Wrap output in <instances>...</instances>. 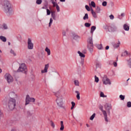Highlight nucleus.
<instances>
[{
    "instance_id": "obj_1",
    "label": "nucleus",
    "mask_w": 131,
    "mask_h": 131,
    "mask_svg": "<svg viewBox=\"0 0 131 131\" xmlns=\"http://www.w3.org/2000/svg\"><path fill=\"white\" fill-rule=\"evenodd\" d=\"M104 107L105 110H106V111L104 110V109L103 108V106H102V105L99 107V109H100V110L101 111V112L104 116L105 121L106 122H108V117L107 116V113L108 115H110V110H111V109H112V107L111 106V105H110L108 103H106L104 105Z\"/></svg>"
},
{
    "instance_id": "obj_2",
    "label": "nucleus",
    "mask_w": 131,
    "mask_h": 131,
    "mask_svg": "<svg viewBox=\"0 0 131 131\" xmlns=\"http://www.w3.org/2000/svg\"><path fill=\"white\" fill-rule=\"evenodd\" d=\"M2 9L5 13L8 15H12L14 13L11 3L8 1H4L2 4Z\"/></svg>"
},
{
    "instance_id": "obj_3",
    "label": "nucleus",
    "mask_w": 131,
    "mask_h": 131,
    "mask_svg": "<svg viewBox=\"0 0 131 131\" xmlns=\"http://www.w3.org/2000/svg\"><path fill=\"white\" fill-rule=\"evenodd\" d=\"M60 93H62V91L59 90L55 94V96L57 98L56 103L58 107L64 108V106H63V96L60 94Z\"/></svg>"
},
{
    "instance_id": "obj_4",
    "label": "nucleus",
    "mask_w": 131,
    "mask_h": 131,
    "mask_svg": "<svg viewBox=\"0 0 131 131\" xmlns=\"http://www.w3.org/2000/svg\"><path fill=\"white\" fill-rule=\"evenodd\" d=\"M8 106L9 110H14L16 107V99L11 98L8 101Z\"/></svg>"
},
{
    "instance_id": "obj_5",
    "label": "nucleus",
    "mask_w": 131,
    "mask_h": 131,
    "mask_svg": "<svg viewBox=\"0 0 131 131\" xmlns=\"http://www.w3.org/2000/svg\"><path fill=\"white\" fill-rule=\"evenodd\" d=\"M17 71V72H23V73H26L27 72V68L26 67L25 63H21L20 64Z\"/></svg>"
},
{
    "instance_id": "obj_6",
    "label": "nucleus",
    "mask_w": 131,
    "mask_h": 131,
    "mask_svg": "<svg viewBox=\"0 0 131 131\" xmlns=\"http://www.w3.org/2000/svg\"><path fill=\"white\" fill-rule=\"evenodd\" d=\"M4 78L5 80L7 81L8 83H11V82H13L14 80L12 75L9 73H7L5 75Z\"/></svg>"
},
{
    "instance_id": "obj_7",
    "label": "nucleus",
    "mask_w": 131,
    "mask_h": 131,
    "mask_svg": "<svg viewBox=\"0 0 131 131\" xmlns=\"http://www.w3.org/2000/svg\"><path fill=\"white\" fill-rule=\"evenodd\" d=\"M30 102L31 103H34L35 102V99L33 97H30L29 95H27L26 97V103L25 105H28Z\"/></svg>"
},
{
    "instance_id": "obj_8",
    "label": "nucleus",
    "mask_w": 131,
    "mask_h": 131,
    "mask_svg": "<svg viewBox=\"0 0 131 131\" xmlns=\"http://www.w3.org/2000/svg\"><path fill=\"white\" fill-rule=\"evenodd\" d=\"M88 48L90 52H93V49H94V44L93 43V38H89L88 39Z\"/></svg>"
},
{
    "instance_id": "obj_9",
    "label": "nucleus",
    "mask_w": 131,
    "mask_h": 131,
    "mask_svg": "<svg viewBox=\"0 0 131 131\" xmlns=\"http://www.w3.org/2000/svg\"><path fill=\"white\" fill-rule=\"evenodd\" d=\"M102 82L103 84H105V85H107V84H111V81L107 76H104L102 78Z\"/></svg>"
},
{
    "instance_id": "obj_10",
    "label": "nucleus",
    "mask_w": 131,
    "mask_h": 131,
    "mask_svg": "<svg viewBox=\"0 0 131 131\" xmlns=\"http://www.w3.org/2000/svg\"><path fill=\"white\" fill-rule=\"evenodd\" d=\"M34 44L32 42V40L31 38H28V50H33Z\"/></svg>"
},
{
    "instance_id": "obj_11",
    "label": "nucleus",
    "mask_w": 131,
    "mask_h": 131,
    "mask_svg": "<svg viewBox=\"0 0 131 131\" xmlns=\"http://www.w3.org/2000/svg\"><path fill=\"white\" fill-rule=\"evenodd\" d=\"M49 67H50V65L49 64V63L45 64L44 69L41 71V73H47L48 72V69H49Z\"/></svg>"
},
{
    "instance_id": "obj_12",
    "label": "nucleus",
    "mask_w": 131,
    "mask_h": 131,
    "mask_svg": "<svg viewBox=\"0 0 131 131\" xmlns=\"http://www.w3.org/2000/svg\"><path fill=\"white\" fill-rule=\"evenodd\" d=\"M123 29L126 31H128L129 30V26L127 25V24H125L123 26Z\"/></svg>"
},
{
    "instance_id": "obj_13",
    "label": "nucleus",
    "mask_w": 131,
    "mask_h": 131,
    "mask_svg": "<svg viewBox=\"0 0 131 131\" xmlns=\"http://www.w3.org/2000/svg\"><path fill=\"white\" fill-rule=\"evenodd\" d=\"M80 38H81V37H80L78 35H73V39H75V40H78V39H80Z\"/></svg>"
},
{
    "instance_id": "obj_14",
    "label": "nucleus",
    "mask_w": 131,
    "mask_h": 131,
    "mask_svg": "<svg viewBox=\"0 0 131 131\" xmlns=\"http://www.w3.org/2000/svg\"><path fill=\"white\" fill-rule=\"evenodd\" d=\"M113 46L114 49H117V48H119V46H120V42L119 41L117 43L113 44Z\"/></svg>"
},
{
    "instance_id": "obj_15",
    "label": "nucleus",
    "mask_w": 131,
    "mask_h": 131,
    "mask_svg": "<svg viewBox=\"0 0 131 131\" xmlns=\"http://www.w3.org/2000/svg\"><path fill=\"white\" fill-rule=\"evenodd\" d=\"M0 39L3 42H6V41H7V38L4 36H0Z\"/></svg>"
},
{
    "instance_id": "obj_16",
    "label": "nucleus",
    "mask_w": 131,
    "mask_h": 131,
    "mask_svg": "<svg viewBox=\"0 0 131 131\" xmlns=\"http://www.w3.org/2000/svg\"><path fill=\"white\" fill-rule=\"evenodd\" d=\"M110 31H113V32H114V31H116V30H117V27H110Z\"/></svg>"
},
{
    "instance_id": "obj_17",
    "label": "nucleus",
    "mask_w": 131,
    "mask_h": 131,
    "mask_svg": "<svg viewBox=\"0 0 131 131\" xmlns=\"http://www.w3.org/2000/svg\"><path fill=\"white\" fill-rule=\"evenodd\" d=\"M45 52L47 53L48 56H50L51 55V50L49 49V48L46 47L45 49Z\"/></svg>"
},
{
    "instance_id": "obj_18",
    "label": "nucleus",
    "mask_w": 131,
    "mask_h": 131,
    "mask_svg": "<svg viewBox=\"0 0 131 131\" xmlns=\"http://www.w3.org/2000/svg\"><path fill=\"white\" fill-rule=\"evenodd\" d=\"M76 94H77L76 98L77 100H80V93L78 91H75Z\"/></svg>"
},
{
    "instance_id": "obj_19",
    "label": "nucleus",
    "mask_w": 131,
    "mask_h": 131,
    "mask_svg": "<svg viewBox=\"0 0 131 131\" xmlns=\"http://www.w3.org/2000/svg\"><path fill=\"white\" fill-rule=\"evenodd\" d=\"M2 29H4V30H7V29H8V25H7V24H3L2 25Z\"/></svg>"
},
{
    "instance_id": "obj_20",
    "label": "nucleus",
    "mask_w": 131,
    "mask_h": 131,
    "mask_svg": "<svg viewBox=\"0 0 131 131\" xmlns=\"http://www.w3.org/2000/svg\"><path fill=\"white\" fill-rule=\"evenodd\" d=\"M60 130H64V124L63 121H60Z\"/></svg>"
},
{
    "instance_id": "obj_21",
    "label": "nucleus",
    "mask_w": 131,
    "mask_h": 131,
    "mask_svg": "<svg viewBox=\"0 0 131 131\" xmlns=\"http://www.w3.org/2000/svg\"><path fill=\"white\" fill-rule=\"evenodd\" d=\"M91 13L94 17V18H97V14H96V12L94 11V10L93 9H91Z\"/></svg>"
},
{
    "instance_id": "obj_22",
    "label": "nucleus",
    "mask_w": 131,
    "mask_h": 131,
    "mask_svg": "<svg viewBox=\"0 0 131 131\" xmlns=\"http://www.w3.org/2000/svg\"><path fill=\"white\" fill-rule=\"evenodd\" d=\"M78 54L81 58H84L85 57V55L83 53H81L80 51H78Z\"/></svg>"
},
{
    "instance_id": "obj_23",
    "label": "nucleus",
    "mask_w": 131,
    "mask_h": 131,
    "mask_svg": "<svg viewBox=\"0 0 131 131\" xmlns=\"http://www.w3.org/2000/svg\"><path fill=\"white\" fill-rule=\"evenodd\" d=\"M89 6H91V7H93V8H96V3L94 1L91 2V4H89Z\"/></svg>"
},
{
    "instance_id": "obj_24",
    "label": "nucleus",
    "mask_w": 131,
    "mask_h": 131,
    "mask_svg": "<svg viewBox=\"0 0 131 131\" xmlns=\"http://www.w3.org/2000/svg\"><path fill=\"white\" fill-rule=\"evenodd\" d=\"M96 30V26H93L91 27V33H92V34L94 33V31Z\"/></svg>"
},
{
    "instance_id": "obj_25",
    "label": "nucleus",
    "mask_w": 131,
    "mask_h": 131,
    "mask_svg": "<svg viewBox=\"0 0 131 131\" xmlns=\"http://www.w3.org/2000/svg\"><path fill=\"white\" fill-rule=\"evenodd\" d=\"M96 47L98 50H103V46H102V44H98L96 45Z\"/></svg>"
},
{
    "instance_id": "obj_26",
    "label": "nucleus",
    "mask_w": 131,
    "mask_h": 131,
    "mask_svg": "<svg viewBox=\"0 0 131 131\" xmlns=\"http://www.w3.org/2000/svg\"><path fill=\"white\" fill-rule=\"evenodd\" d=\"M126 61L127 62V64L130 68H131V58L129 59H127Z\"/></svg>"
},
{
    "instance_id": "obj_27",
    "label": "nucleus",
    "mask_w": 131,
    "mask_h": 131,
    "mask_svg": "<svg viewBox=\"0 0 131 131\" xmlns=\"http://www.w3.org/2000/svg\"><path fill=\"white\" fill-rule=\"evenodd\" d=\"M9 96L11 98H13V97H16V94H15V93H14V92H10L9 93Z\"/></svg>"
},
{
    "instance_id": "obj_28",
    "label": "nucleus",
    "mask_w": 131,
    "mask_h": 131,
    "mask_svg": "<svg viewBox=\"0 0 131 131\" xmlns=\"http://www.w3.org/2000/svg\"><path fill=\"white\" fill-rule=\"evenodd\" d=\"M83 19V20H88V19H89V14H88V13L85 14Z\"/></svg>"
},
{
    "instance_id": "obj_29",
    "label": "nucleus",
    "mask_w": 131,
    "mask_h": 131,
    "mask_svg": "<svg viewBox=\"0 0 131 131\" xmlns=\"http://www.w3.org/2000/svg\"><path fill=\"white\" fill-rule=\"evenodd\" d=\"M96 117V114L94 113L90 117V120H94V118Z\"/></svg>"
},
{
    "instance_id": "obj_30",
    "label": "nucleus",
    "mask_w": 131,
    "mask_h": 131,
    "mask_svg": "<svg viewBox=\"0 0 131 131\" xmlns=\"http://www.w3.org/2000/svg\"><path fill=\"white\" fill-rule=\"evenodd\" d=\"M10 54L13 55V56H16V53L12 49L10 50Z\"/></svg>"
},
{
    "instance_id": "obj_31",
    "label": "nucleus",
    "mask_w": 131,
    "mask_h": 131,
    "mask_svg": "<svg viewBox=\"0 0 131 131\" xmlns=\"http://www.w3.org/2000/svg\"><path fill=\"white\" fill-rule=\"evenodd\" d=\"M103 28L104 29H108V30H109V31H110V27L108 26V25H105L103 26Z\"/></svg>"
},
{
    "instance_id": "obj_32",
    "label": "nucleus",
    "mask_w": 131,
    "mask_h": 131,
    "mask_svg": "<svg viewBox=\"0 0 131 131\" xmlns=\"http://www.w3.org/2000/svg\"><path fill=\"white\" fill-rule=\"evenodd\" d=\"M74 83H75V85H77V86H79V81H78V80H75L74 81Z\"/></svg>"
},
{
    "instance_id": "obj_33",
    "label": "nucleus",
    "mask_w": 131,
    "mask_h": 131,
    "mask_svg": "<svg viewBox=\"0 0 131 131\" xmlns=\"http://www.w3.org/2000/svg\"><path fill=\"white\" fill-rule=\"evenodd\" d=\"M119 98L120 99L122 100L123 101V100H124L125 98V96L124 95H120L119 96Z\"/></svg>"
},
{
    "instance_id": "obj_34",
    "label": "nucleus",
    "mask_w": 131,
    "mask_h": 131,
    "mask_svg": "<svg viewBox=\"0 0 131 131\" xmlns=\"http://www.w3.org/2000/svg\"><path fill=\"white\" fill-rule=\"evenodd\" d=\"M52 5H53V7L54 8H55V7H56V6H57L58 4H57V1H53L52 2H51Z\"/></svg>"
},
{
    "instance_id": "obj_35",
    "label": "nucleus",
    "mask_w": 131,
    "mask_h": 131,
    "mask_svg": "<svg viewBox=\"0 0 131 131\" xmlns=\"http://www.w3.org/2000/svg\"><path fill=\"white\" fill-rule=\"evenodd\" d=\"M52 24H53V19L51 18L50 19L49 24V27H51V26H52Z\"/></svg>"
},
{
    "instance_id": "obj_36",
    "label": "nucleus",
    "mask_w": 131,
    "mask_h": 131,
    "mask_svg": "<svg viewBox=\"0 0 131 131\" xmlns=\"http://www.w3.org/2000/svg\"><path fill=\"white\" fill-rule=\"evenodd\" d=\"M51 16L54 20H56V15L55 14V13L52 12Z\"/></svg>"
},
{
    "instance_id": "obj_37",
    "label": "nucleus",
    "mask_w": 131,
    "mask_h": 131,
    "mask_svg": "<svg viewBox=\"0 0 131 131\" xmlns=\"http://www.w3.org/2000/svg\"><path fill=\"white\" fill-rule=\"evenodd\" d=\"M84 26H85V27H90L91 26V24L86 23L84 24Z\"/></svg>"
},
{
    "instance_id": "obj_38",
    "label": "nucleus",
    "mask_w": 131,
    "mask_h": 131,
    "mask_svg": "<svg viewBox=\"0 0 131 131\" xmlns=\"http://www.w3.org/2000/svg\"><path fill=\"white\" fill-rule=\"evenodd\" d=\"M95 82H99V78L97 76H95Z\"/></svg>"
},
{
    "instance_id": "obj_39",
    "label": "nucleus",
    "mask_w": 131,
    "mask_h": 131,
    "mask_svg": "<svg viewBox=\"0 0 131 131\" xmlns=\"http://www.w3.org/2000/svg\"><path fill=\"white\" fill-rule=\"evenodd\" d=\"M128 53L127 52V51H125L124 52V53H123L122 55H121V56L122 57H123L124 56H126V55H128Z\"/></svg>"
},
{
    "instance_id": "obj_40",
    "label": "nucleus",
    "mask_w": 131,
    "mask_h": 131,
    "mask_svg": "<svg viewBox=\"0 0 131 131\" xmlns=\"http://www.w3.org/2000/svg\"><path fill=\"white\" fill-rule=\"evenodd\" d=\"M127 106L128 107V108H130V107H131V102L130 101H128L127 103Z\"/></svg>"
},
{
    "instance_id": "obj_41",
    "label": "nucleus",
    "mask_w": 131,
    "mask_h": 131,
    "mask_svg": "<svg viewBox=\"0 0 131 131\" xmlns=\"http://www.w3.org/2000/svg\"><path fill=\"white\" fill-rule=\"evenodd\" d=\"M42 1L41 0H37L36 1V4L37 5H40L42 3Z\"/></svg>"
},
{
    "instance_id": "obj_42",
    "label": "nucleus",
    "mask_w": 131,
    "mask_h": 131,
    "mask_svg": "<svg viewBox=\"0 0 131 131\" xmlns=\"http://www.w3.org/2000/svg\"><path fill=\"white\" fill-rule=\"evenodd\" d=\"M102 5L103 6V7H106V6H107V2L104 1L102 3Z\"/></svg>"
},
{
    "instance_id": "obj_43",
    "label": "nucleus",
    "mask_w": 131,
    "mask_h": 131,
    "mask_svg": "<svg viewBox=\"0 0 131 131\" xmlns=\"http://www.w3.org/2000/svg\"><path fill=\"white\" fill-rule=\"evenodd\" d=\"M100 11H101V8H100V7H97L96 8L97 13H100Z\"/></svg>"
},
{
    "instance_id": "obj_44",
    "label": "nucleus",
    "mask_w": 131,
    "mask_h": 131,
    "mask_svg": "<svg viewBox=\"0 0 131 131\" xmlns=\"http://www.w3.org/2000/svg\"><path fill=\"white\" fill-rule=\"evenodd\" d=\"M55 7H56V10L58 12H60V7H59V5H56L55 6Z\"/></svg>"
},
{
    "instance_id": "obj_45",
    "label": "nucleus",
    "mask_w": 131,
    "mask_h": 131,
    "mask_svg": "<svg viewBox=\"0 0 131 131\" xmlns=\"http://www.w3.org/2000/svg\"><path fill=\"white\" fill-rule=\"evenodd\" d=\"M85 8L86 10H87V11H91V9H90V7H89V6L85 5Z\"/></svg>"
},
{
    "instance_id": "obj_46",
    "label": "nucleus",
    "mask_w": 131,
    "mask_h": 131,
    "mask_svg": "<svg viewBox=\"0 0 131 131\" xmlns=\"http://www.w3.org/2000/svg\"><path fill=\"white\" fill-rule=\"evenodd\" d=\"M47 14L48 15H51V11H50L48 9H47Z\"/></svg>"
},
{
    "instance_id": "obj_47",
    "label": "nucleus",
    "mask_w": 131,
    "mask_h": 131,
    "mask_svg": "<svg viewBox=\"0 0 131 131\" xmlns=\"http://www.w3.org/2000/svg\"><path fill=\"white\" fill-rule=\"evenodd\" d=\"M11 131H18V129L16 127H13L11 129Z\"/></svg>"
},
{
    "instance_id": "obj_48",
    "label": "nucleus",
    "mask_w": 131,
    "mask_h": 131,
    "mask_svg": "<svg viewBox=\"0 0 131 131\" xmlns=\"http://www.w3.org/2000/svg\"><path fill=\"white\" fill-rule=\"evenodd\" d=\"M84 62V59H81L80 64H81V65H82V66H83Z\"/></svg>"
},
{
    "instance_id": "obj_49",
    "label": "nucleus",
    "mask_w": 131,
    "mask_h": 131,
    "mask_svg": "<svg viewBox=\"0 0 131 131\" xmlns=\"http://www.w3.org/2000/svg\"><path fill=\"white\" fill-rule=\"evenodd\" d=\"M100 97H102V98H105V95H104V93L101 92L100 93Z\"/></svg>"
},
{
    "instance_id": "obj_50",
    "label": "nucleus",
    "mask_w": 131,
    "mask_h": 131,
    "mask_svg": "<svg viewBox=\"0 0 131 131\" xmlns=\"http://www.w3.org/2000/svg\"><path fill=\"white\" fill-rule=\"evenodd\" d=\"M110 18L111 19V20H113V19H114V16L111 14V15H110Z\"/></svg>"
},
{
    "instance_id": "obj_51",
    "label": "nucleus",
    "mask_w": 131,
    "mask_h": 131,
    "mask_svg": "<svg viewBox=\"0 0 131 131\" xmlns=\"http://www.w3.org/2000/svg\"><path fill=\"white\" fill-rule=\"evenodd\" d=\"M51 126L53 127H55V124L54 123V122H53V121H51Z\"/></svg>"
},
{
    "instance_id": "obj_52",
    "label": "nucleus",
    "mask_w": 131,
    "mask_h": 131,
    "mask_svg": "<svg viewBox=\"0 0 131 131\" xmlns=\"http://www.w3.org/2000/svg\"><path fill=\"white\" fill-rule=\"evenodd\" d=\"M113 64L114 66H115V67H117V62H114L113 63Z\"/></svg>"
},
{
    "instance_id": "obj_53",
    "label": "nucleus",
    "mask_w": 131,
    "mask_h": 131,
    "mask_svg": "<svg viewBox=\"0 0 131 131\" xmlns=\"http://www.w3.org/2000/svg\"><path fill=\"white\" fill-rule=\"evenodd\" d=\"M62 35L63 36H66V32H65V31H63Z\"/></svg>"
},
{
    "instance_id": "obj_54",
    "label": "nucleus",
    "mask_w": 131,
    "mask_h": 131,
    "mask_svg": "<svg viewBox=\"0 0 131 131\" xmlns=\"http://www.w3.org/2000/svg\"><path fill=\"white\" fill-rule=\"evenodd\" d=\"M71 104H72V106L73 107H75V103L74 102L72 101V102H71Z\"/></svg>"
},
{
    "instance_id": "obj_55",
    "label": "nucleus",
    "mask_w": 131,
    "mask_h": 131,
    "mask_svg": "<svg viewBox=\"0 0 131 131\" xmlns=\"http://www.w3.org/2000/svg\"><path fill=\"white\" fill-rule=\"evenodd\" d=\"M101 66V64L97 63H96V67H100Z\"/></svg>"
},
{
    "instance_id": "obj_56",
    "label": "nucleus",
    "mask_w": 131,
    "mask_h": 131,
    "mask_svg": "<svg viewBox=\"0 0 131 131\" xmlns=\"http://www.w3.org/2000/svg\"><path fill=\"white\" fill-rule=\"evenodd\" d=\"M105 50H109V46H106Z\"/></svg>"
},
{
    "instance_id": "obj_57",
    "label": "nucleus",
    "mask_w": 131,
    "mask_h": 131,
    "mask_svg": "<svg viewBox=\"0 0 131 131\" xmlns=\"http://www.w3.org/2000/svg\"><path fill=\"white\" fill-rule=\"evenodd\" d=\"M121 17H124V13H121Z\"/></svg>"
},
{
    "instance_id": "obj_58",
    "label": "nucleus",
    "mask_w": 131,
    "mask_h": 131,
    "mask_svg": "<svg viewBox=\"0 0 131 131\" xmlns=\"http://www.w3.org/2000/svg\"><path fill=\"white\" fill-rule=\"evenodd\" d=\"M86 126H87V127H90V125H89V124H86Z\"/></svg>"
},
{
    "instance_id": "obj_59",
    "label": "nucleus",
    "mask_w": 131,
    "mask_h": 131,
    "mask_svg": "<svg viewBox=\"0 0 131 131\" xmlns=\"http://www.w3.org/2000/svg\"><path fill=\"white\" fill-rule=\"evenodd\" d=\"M80 126H82V123H79Z\"/></svg>"
},
{
    "instance_id": "obj_60",
    "label": "nucleus",
    "mask_w": 131,
    "mask_h": 131,
    "mask_svg": "<svg viewBox=\"0 0 131 131\" xmlns=\"http://www.w3.org/2000/svg\"><path fill=\"white\" fill-rule=\"evenodd\" d=\"M57 2V0H51V3L53 2Z\"/></svg>"
},
{
    "instance_id": "obj_61",
    "label": "nucleus",
    "mask_w": 131,
    "mask_h": 131,
    "mask_svg": "<svg viewBox=\"0 0 131 131\" xmlns=\"http://www.w3.org/2000/svg\"><path fill=\"white\" fill-rule=\"evenodd\" d=\"M60 2H65V0H59Z\"/></svg>"
},
{
    "instance_id": "obj_62",
    "label": "nucleus",
    "mask_w": 131,
    "mask_h": 131,
    "mask_svg": "<svg viewBox=\"0 0 131 131\" xmlns=\"http://www.w3.org/2000/svg\"><path fill=\"white\" fill-rule=\"evenodd\" d=\"M73 108H74V106H72L71 107V110H72L73 109Z\"/></svg>"
},
{
    "instance_id": "obj_63",
    "label": "nucleus",
    "mask_w": 131,
    "mask_h": 131,
    "mask_svg": "<svg viewBox=\"0 0 131 131\" xmlns=\"http://www.w3.org/2000/svg\"><path fill=\"white\" fill-rule=\"evenodd\" d=\"M2 72H3V70H2V69H0V73H2Z\"/></svg>"
},
{
    "instance_id": "obj_64",
    "label": "nucleus",
    "mask_w": 131,
    "mask_h": 131,
    "mask_svg": "<svg viewBox=\"0 0 131 131\" xmlns=\"http://www.w3.org/2000/svg\"><path fill=\"white\" fill-rule=\"evenodd\" d=\"M42 9H46V7H42Z\"/></svg>"
}]
</instances>
